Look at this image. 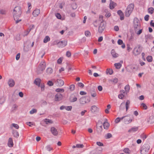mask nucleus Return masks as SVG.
<instances>
[{
  "mask_svg": "<svg viewBox=\"0 0 154 154\" xmlns=\"http://www.w3.org/2000/svg\"><path fill=\"white\" fill-rule=\"evenodd\" d=\"M21 9L20 7L17 6L15 7L13 13L14 20L15 21L16 23L21 21V19L19 20L18 19L21 15Z\"/></svg>",
  "mask_w": 154,
  "mask_h": 154,
  "instance_id": "nucleus-1",
  "label": "nucleus"
},
{
  "mask_svg": "<svg viewBox=\"0 0 154 154\" xmlns=\"http://www.w3.org/2000/svg\"><path fill=\"white\" fill-rule=\"evenodd\" d=\"M133 26L135 32L138 30L140 29V23L139 19L137 17L134 18L133 21Z\"/></svg>",
  "mask_w": 154,
  "mask_h": 154,
  "instance_id": "nucleus-2",
  "label": "nucleus"
},
{
  "mask_svg": "<svg viewBox=\"0 0 154 154\" xmlns=\"http://www.w3.org/2000/svg\"><path fill=\"white\" fill-rule=\"evenodd\" d=\"M134 8V4L133 3L130 4L127 7L125 11V16L129 17L131 13Z\"/></svg>",
  "mask_w": 154,
  "mask_h": 154,
  "instance_id": "nucleus-3",
  "label": "nucleus"
},
{
  "mask_svg": "<svg viewBox=\"0 0 154 154\" xmlns=\"http://www.w3.org/2000/svg\"><path fill=\"white\" fill-rule=\"evenodd\" d=\"M67 44V42L66 41L63 40L58 42L57 45L59 48H62L65 47Z\"/></svg>",
  "mask_w": 154,
  "mask_h": 154,
  "instance_id": "nucleus-4",
  "label": "nucleus"
},
{
  "mask_svg": "<svg viewBox=\"0 0 154 154\" xmlns=\"http://www.w3.org/2000/svg\"><path fill=\"white\" fill-rule=\"evenodd\" d=\"M54 80L56 85L57 86L61 87L64 84V81L61 79H57L56 80Z\"/></svg>",
  "mask_w": 154,
  "mask_h": 154,
  "instance_id": "nucleus-5",
  "label": "nucleus"
},
{
  "mask_svg": "<svg viewBox=\"0 0 154 154\" xmlns=\"http://www.w3.org/2000/svg\"><path fill=\"white\" fill-rule=\"evenodd\" d=\"M124 121L125 124H128L132 122V120L130 115L124 116Z\"/></svg>",
  "mask_w": 154,
  "mask_h": 154,
  "instance_id": "nucleus-6",
  "label": "nucleus"
},
{
  "mask_svg": "<svg viewBox=\"0 0 154 154\" xmlns=\"http://www.w3.org/2000/svg\"><path fill=\"white\" fill-rule=\"evenodd\" d=\"M105 27V25L104 23L103 22V21H102L98 28V32L99 33H102L104 30Z\"/></svg>",
  "mask_w": 154,
  "mask_h": 154,
  "instance_id": "nucleus-7",
  "label": "nucleus"
},
{
  "mask_svg": "<svg viewBox=\"0 0 154 154\" xmlns=\"http://www.w3.org/2000/svg\"><path fill=\"white\" fill-rule=\"evenodd\" d=\"M63 98V95L60 93H58L55 95L54 100L55 101H59L61 100Z\"/></svg>",
  "mask_w": 154,
  "mask_h": 154,
  "instance_id": "nucleus-8",
  "label": "nucleus"
},
{
  "mask_svg": "<svg viewBox=\"0 0 154 154\" xmlns=\"http://www.w3.org/2000/svg\"><path fill=\"white\" fill-rule=\"evenodd\" d=\"M46 67V63L45 61L42 62L39 66V68H40L41 72H42L44 70Z\"/></svg>",
  "mask_w": 154,
  "mask_h": 154,
  "instance_id": "nucleus-9",
  "label": "nucleus"
},
{
  "mask_svg": "<svg viewBox=\"0 0 154 154\" xmlns=\"http://www.w3.org/2000/svg\"><path fill=\"white\" fill-rule=\"evenodd\" d=\"M50 131L52 134L54 136H57L58 134V132L57 129L54 127H51Z\"/></svg>",
  "mask_w": 154,
  "mask_h": 154,
  "instance_id": "nucleus-10",
  "label": "nucleus"
},
{
  "mask_svg": "<svg viewBox=\"0 0 154 154\" xmlns=\"http://www.w3.org/2000/svg\"><path fill=\"white\" fill-rule=\"evenodd\" d=\"M117 5L112 0H110V4L109 5V8L112 10Z\"/></svg>",
  "mask_w": 154,
  "mask_h": 154,
  "instance_id": "nucleus-11",
  "label": "nucleus"
},
{
  "mask_svg": "<svg viewBox=\"0 0 154 154\" xmlns=\"http://www.w3.org/2000/svg\"><path fill=\"white\" fill-rule=\"evenodd\" d=\"M77 99V98L73 94L71 95L69 98V101L71 103L76 101Z\"/></svg>",
  "mask_w": 154,
  "mask_h": 154,
  "instance_id": "nucleus-12",
  "label": "nucleus"
},
{
  "mask_svg": "<svg viewBox=\"0 0 154 154\" xmlns=\"http://www.w3.org/2000/svg\"><path fill=\"white\" fill-rule=\"evenodd\" d=\"M141 52L140 49H137V48H136L134 49L133 53L135 56H137L140 54Z\"/></svg>",
  "mask_w": 154,
  "mask_h": 154,
  "instance_id": "nucleus-13",
  "label": "nucleus"
},
{
  "mask_svg": "<svg viewBox=\"0 0 154 154\" xmlns=\"http://www.w3.org/2000/svg\"><path fill=\"white\" fill-rule=\"evenodd\" d=\"M8 84L10 87H13L15 85V82L13 79H10L8 81Z\"/></svg>",
  "mask_w": 154,
  "mask_h": 154,
  "instance_id": "nucleus-14",
  "label": "nucleus"
},
{
  "mask_svg": "<svg viewBox=\"0 0 154 154\" xmlns=\"http://www.w3.org/2000/svg\"><path fill=\"white\" fill-rule=\"evenodd\" d=\"M40 10L38 9H36L32 12V15L33 16L36 17L40 14Z\"/></svg>",
  "mask_w": 154,
  "mask_h": 154,
  "instance_id": "nucleus-15",
  "label": "nucleus"
},
{
  "mask_svg": "<svg viewBox=\"0 0 154 154\" xmlns=\"http://www.w3.org/2000/svg\"><path fill=\"white\" fill-rule=\"evenodd\" d=\"M117 14L119 15L120 17V19L122 20L124 19V14L122 11L120 10H118L117 11Z\"/></svg>",
  "mask_w": 154,
  "mask_h": 154,
  "instance_id": "nucleus-16",
  "label": "nucleus"
},
{
  "mask_svg": "<svg viewBox=\"0 0 154 154\" xmlns=\"http://www.w3.org/2000/svg\"><path fill=\"white\" fill-rule=\"evenodd\" d=\"M8 144V146L10 147L13 146L14 144L12 138L10 137L9 138Z\"/></svg>",
  "mask_w": 154,
  "mask_h": 154,
  "instance_id": "nucleus-17",
  "label": "nucleus"
},
{
  "mask_svg": "<svg viewBox=\"0 0 154 154\" xmlns=\"http://www.w3.org/2000/svg\"><path fill=\"white\" fill-rule=\"evenodd\" d=\"M102 125V122H99L97 125V127L98 128L100 132L102 131L103 129Z\"/></svg>",
  "mask_w": 154,
  "mask_h": 154,
  "instance_id": "nucleus-18",
  "label": "nucleus"
},
{
  "mask_svg": "<svg viewBox=\"0 0 154 154\" xmlns=\"http://www.w3.org/2000/svg\"><path fill=\"white\" fill-rule=\"evenodd\" d=\"M41 82V80L39 78L36 79L34 81V83L38 86H40V83Z\"/></svg>",
  "mask_w": 154,
  "mask_h": 154,
  "instance_id": "nucleus-19",
  "label": "nucleus"
},
{
  "mask_svg": "<svg viewBox=\"0 0 154 154\" xmlns=\"http://www.w3.org/2000/svg\"><path fill=\"white\" fill-rule=\"evenodd\" d=\"M106 121H105L103 124L104 128L105 129H107L109 126V124L107 122V119L106 120Z\"/></svg>",
  "mask_w": 154,
  "mask_h": 154,
  "instance_id": "nucleus-20",
  "label": "nucleus"
},
{
  "mask_svg": "<svg viewBox=\"0 0 154 154\" xmlns=\"http://www.w3.org/2000/svg\"><path fill=\"white\" fill-rule=\"evenodd\" d=\"M80 103L82 104H84L86 103V99L85 97H82L79 99Z\"/></svg>",
  "mask_w": 154,
  "mask_h": 154,
  "instance_id": "nucleus-21",
  "label": "nucleus"
},
{
  "mask_svg": "<svg viewBox=\"0 0 154 154\" xmlns=\"http://www.w3.org/2000/svg\"><path fill=\"white\" fill-rule=\"evenodd\" d=\"M111 54L114 57H117L118 56V54L115 52L114 49H112L111 51Z\"/></svg>",
  "mask_w": 154,
  "mask_h": 154,
  "instance_id": "nucleus-22",
  "label": "nucleus"
},
{
  "mask_svg": "<svg viewBox=\"0 0 154 154\" xmlns=\"http://www.w3.org/2000/svg\"><path fill=\"white\" fill-rule=\"evenodd\" d=\"M12 133L14 137H15L18 138L19 136V134L18 132L16 130L13 131Z\"/></svg>",
  "mask_w": 154,
  "mask_h": 154,
  "instance_id": "nucleus-23",
  "label": "nucleus"
},
{
  "mask_svg": "<svg viewBox=\"0 0 154 154\" xmlns=\"http://www.w3.org/2000/svg\"><path fill=\"white\" fill-rule=\"evenodd\" d=\"M97 107L95 105L91 106V110L92 112H94L97 111Z\"/></svg>",
  "mask_w": 154,
  "mask_h": 154,
  "instance_id": "nucleus-24",
  "label": "nucleus"
},
{
  "mask_svg": "<svg viewBox=\"0 0 154 154\" xmlns=\"http://www.w3.org/2000/svg\"><path fill=\"white\" fill-rule=\"evenodd\" d=\"M53 72L52 69L50 67L48 68L46 70L47 73L48 74H51Z\"/></svg>",
  "mask_w": 154,
  "mask_h": 154,
  "instance_id": "nucleus-25",
  "label": "nucleus"
},
{
  "mask_svg": "<svg viewBox=\"0 0 154 154\" xmlns=\"http://www.w3.org/2000/svg\"><path fill=\"white\" fill-rule=\"evenodd\" d=\"M45 122L47 124H52L53 122L51 120H50L49 119H46L45 120Z\"/></svg>",
  "mask_w": 154,
  "mask_h": 154,
  "instance_id": "nucleus-26",
  "label": "nucleus"
},
{
  "mask_svg": "<svg viewBox=\"0 0 154 154\" xmlns=\"http://www.w3.org/2000/svg\"><path fill=\"white\" fill-rule=\"evenodd\" d=\"M125 108V104L124 102L121 103V105L119 106V110H122Z\"/></svg>",
  "mask_w": 154,
  "mask_h": 154,
  "instance_id": "nucleus-27",
  "label": "nucleus"
},
{
  "mask_svg": "<svg viewBox=\"0 0 154 154\" xmlns=\"http://www.w3.org/2000/svg\"><path fill=\"white\" fill-rule=\"evenodd\" d=\"M115 66L117 69H119L122 66V64L120 63H115L114 64Z\"/></svg>",
  "mask_w": 154,
  "mask_h": 154,
  "instance_id": "nucleus-28",
  "label": "nucleus"
},
{
  "mask_svg": "<svg viewBox=\"0 0 154 154\" xmlns=\"http://www.w3.org/2000/svg\"><path fill=\"white\" fill-rule=\"evenodd\" d=\"M154 9L152 7L149 8L148 9V12L149 13L152 14L154 12Z\"/></svg>",
  "mask_w": 154,
  "mask_h": 154,
  "instance_id": "nucleus-29",
  "label": "nucleus"
},
{
  "mask_svg": "<svg viewBox=\"0 0 154 154\" xmlns=\"http://www.w3.org/2000/svg\"><path fill=\"white\" fill-rule=\"evenodd\" d=\"M138 128L137 127L136 128H132L131 129H130L128 130V132H131L132 131L134 132L136 131L137 130Z\"/></svg>",
  "mask_w": 154,
  "mask_h": 154,
  "instance_id": "nucleus-30",
  "label": "nucleus"
},
{
  "mask_svg": "<svg viewBox=\"0 0 154 154\" xmlns=\"http://www.w3.org/2000/svg\"><path fill=\"white\" fill-rule=\"evenodd\" d=\"M50 40V38L48 36H46L44 39L43 42L44 43H46L48 41H49Z\"/></svg>",
  "mask_w": 154,
  "mask_h": 154,
  "instance_id": "nucleus-31",
  "label": "nucleus"
},
{
  "mask_svg": "<svg viewBox=\"0 0 154 154\" xmlns=\"http://www.w3.org/2000/svg\"><path fill=\"white\" fill-rule=\"evenodd\" d=\"M146 59L148 62H151L152 61V57L151 56H148Z\"/></svg>",
  "mask_w": 154,
  "mask_h": 154,
  "instance_id": "nucleus-32",
  "label": "nucleus"
},
{
  "mask_svg": "<svg viewBox=\"0 0 154 154\" xmlns=\"http://www.w3.org/2000/svg\"><path fill=\"white\" fill-rule=\"evenodd\" d=\"M130 103V102L129 100H127L125 104V107L126 111H127L128 110L129 108V106Z\"/></svg>",
  "mask_w": 154,
  "mask_h": 154,
  "instance_id": "nucleus-33",
  "label": "nucleus"
},
{
  "mask_svg": "<svg viewBox=\"0 0 154 154\" xmlns=\"http://www.w3.org/2000/svg\"><path fill=\"white\" fill-rule=\"evenodd\" d=\"M113 72V70L110 69H107L106 71V73L107 74H109V75H112Z\"/></svg>",
  "mask_w": 154,
  "mask_h": 154,
  "instance_id": "nucleus-34",
  "label": "nucleus"
},
{
  "mask_svg": "<svg viewBox=\"0 0 154 154\" xmlns=\"http://www.w3.org/2000/svg\"><path fill=\"white\" fill-rule=\"evenodd\" d=\"M112 136V134L110 133L107 134L105 136L106 139H109L111 138Z\"/></svg>",
  "mask_w": 154,
  "mask_h": 154,
  "instance_id": "nucleus-35",
  "label": "nucleus"
},
{
  "mask_svg": "<svg viewBox=\"0 0 154 154\" xmlns=\"http://www.w3.org/2000/svg\"><path fill=\"white\" fill-rule=\"evenodd\" d=\"M124 152L127 154H129L130 153V150L129 149L127 148H125L123 150Z\"/></svg>",
  "mask_w": 154,
  "mask_h": 154,
  "instance_id": "nucleus-36",
  "label": "nucleus"
},
{
  "mask_svg": "<svg viewBox=\"0 0 154 154\" xmlns=\"http://www.w3.org/2000/svg\"><path fill=\"white\" fill-rule=\"evenodd\" d=\"M75 86L74 85H72L69 87V89L71 91H73L75 89Z\"/></svg>",
  "mask_w": 154,
  "mask_h": 154,
  "instance_id": "nucleus-37",
  "label": "nucleus"
},
{
  "mask_svg": "<svg viewBox=\"0 0 154 154\" xmlns=\"http://www.w3.org/2000/svg\"><path fill=\"white\" fill-rule=\"evenodd\" d=\"M55 91L57 92H63L64 90L63 89L57 88L56 89Z\"/></svg>",
  "mask_w": 154,
  "mask_h": 154,
  "instance_id": "nucleus-38",
  "label": "nucleus"
},
{
  "mask_svg": "<svg viewBox=\"0 0 154 154\" xmlns=\"http://www.w3.org/2000/svg\"><path fill=\"white\" fill-rule=\"evenodd\" d=\"M6 11L4 9H1L0 11V13L2 15H5L6 14Z\"/></svg>",
  "mask_w": 154,
  "mask_h": 154,
  "instance_id": "nucleus-39",
  "label": "nucleus"
},
{
  "mask_svg": "<svg viewBox=\"0 0 154 154\" xmlns=\"http://www.w3.org/2000/svg\"><path fill=\"white\" fill-rule=\"evenodd\" d=\"M15 39L17 41L20 40L21 39L20 34H17L15 36Z\"/></svg>",
  "mask_w": 154,
  "mask_h": 154,
  "instance_id": "nucleus-40",
  "label": "nucleus"
},
{
  "mask_svg": "<svg viewBox=\"0 0 154 154\" xmlns=\"http://www.w3.org/2000/svg\"><path fill=\"white\" fill-rule=\"evenodd\" d=\"M46 149L47 150L50 151L51 150L53 149L52 147H51L50 145H48L46 147Z\"/></svg>",
  "mask_w": 154,
  "mask_h": 154,
  "instance_id": "nucleus-41",
  "label": "nucleus"
},
{
  "mask_svg": "<svg viewBox=\"0 0 154 154\" xmlns=\"http://www.w3.org/2000/svg\"><path fill=\"white\" fill-rule=\"evenodd\" d=\"M85 35L86 36H90L91 35V32L89 31H86L85 32Z\"/></svg>",
  "mask_w": 154,
  "mask_h": 154,
  "instance_id": "nucleus-42",
  "label": "nucleus"
},
{
  "mask_svg": "<svg viewBox=\"0 0 154 154\" xmlns=\"http://www.w3.org/2000/svg\"><path fill=\"white\" fill-rule=\"evenodd\" d=\"M151 35L150 34H148L145 35V38L146 40V42H147V40L149 38L150 39L151 38Z\"/></svg>",
  "mask_w": 154,
  "mask_h": 154,
  "instance_id": "nucleus-43",
  "label": "nucleus"
},
{
  "mask_svg": "<svg viewBox=\"0 0 154 154\" xmlns=\"http://www.w3.org/2000/svg\"><path fill=\"white\" fill-rule=\"evenodd\" d=\"M47 84L50 86H52L54 85V83L51 81H48Z\"/></svg>",
  "mask_w": 154,
  "mask_h": 154,
  "instance_id": "nucleus-44",
  "label": "nucleus"
},
{
  "mask_svg": "<svg viewBox=\"0 0 154 154\" xmlns=\"http://www.w3.org/2000/svg\"><path fill=\"white\" fill-rule=\"evenodd\" d=\"M125 89L126 91L128 92L130 89L129 85H126L125 87Z\"/></svg>",
  "mask_w": 154,
  "mask_h": 154,
  "instance_id": "nucleus-45",
  "label": "nucleus"
},
{
  "mask_svg": "<svg viewBox=\"0 0 154 154\" xmlns=\"http://www.w3.org/2000/svg\"><path fill=\"white\" fill-rule=\"evenodd\" d=\"M37 111V110L36 109H33L30 111L29 113L30 114H32L36 113Z\"/></svg>",
  "mask_w": 154,
  "mask_h": 154,
  "instance_id": "nucleus-46",
  "label": "nucleus"
},
{
  "mask_svg": "<svg viewBox=\"0 0 154 154\" xmlns=\"http://www.w3.org/2000/svg\"><path fill=\"white\" fill-rule=\"evenodd\" d=\"M72 106H65V109L68 111H71L72 109Z\"/></svg>",
  "mask_w": 154,
  "mask_h": 154,
  "instance_id": "nucleus-47",
  "label": "nucleus"
},
{
  "mask_svg": "<svg viewBox=\"0 0 154 154\" xmlns=\"http://www.w3.org/2000/svg\"><path fill=\"white\" fill-rule=\"evenodd\" d=\"M72 7L73 9H75L77 8V5L75 3H73L72 4Z\"/></svg>",
  "mask_w": 154,
  "mask_h": 154,
  "instance_id": "nucleus-48",
  "label": "nucleus"
},
{
  "mask_svg": "<svg viewBox=\"0 0 154 154\" xmlns=\"http://www.w3.org/2000/svg\"><path fill=\"white\" fill-rule=\"evenodd\" d=\"M141 106H142L145 109H146L147 108V106L144 103H142L141 104Z\"/></svg>",
  "mask_w": 154,
  "mask_h": 154,
  "instance_id": "nucleus-49",
  "label": "nucleus"
},
{
  "mask_svg": "<svg viewBox=\"0 0 154 154\" xmlns=\"http://www.w3.org/2000/svg\"><path fill=\"white\" fill-rule=\"evenodd\" d=\"M78 86L81 88H82L84 86V85L81 82H78L77 83Z\"/></svg>",
  "mask_w": 154,
  "mask_h": 154,
  "instance_id": "nucleus-50",
  "label": "nucleus"
},
{
  "mask_svg": "<svg viewBox=\"0 0 154 154\" xmlns=\"http://www.w3.org/2000/svg\"><path fill=\"white\" fill-rule=\"evenodd\" d=\"M56 17L58 19H60L61 18V16L60 14L57 13L56 14Z\"/></svg>",
  "mask_w": 154,
  "mask_h": 154,
  "instance_id": "nucleus-51",
  "label": "nucleus"
},
{
  "mask_svg": "<svg viewBox=\"0 0 154 154\" xmlns=\"http://www.w3.org/2000/svg\"><path fill=\"white\" fill-rule=\"evenodd\" d=\"M12 125L14 128L16 129H18L19 128L18 125L17 124L13 123L12 124Z\"/></svg>",
  "mask_w": 154,
  "mask_h": 154,
  "instance_id": "nucleus-52",
  "label": "nucleus"
},
{
  "mask_svg": "<svg viewBox=\"0 0 154 154\" xmlns=\"http://www.w3.org/2000/svg\"><path fill=\"white\" fill-rule=\"evenodd\" d=\"M84 147L83 145L82 144H77L76 145V147L77 148H82Z\"/></svg>",
  "mask_w": 154,
  "mask_h": 154,
  "instance_id": "nucleus-53",
  "label": "nucleus"
},
{
  "mask_svg": "<svg viewBox=\"0 0 154 154\" xmlns=\"http://www.w3.org/2000/svg\"><path fill=\"white\" fill-rule=\"evenodd\" d=\"M66 56L68 57H69L71 56V52L69 51H67L66 52Z\"/></svg>",
  "mask_w": 154,
  "mask_h": 154,
  "instance_id": "nucleus-54",
  "label": "nucleus"
},
{
  "mask_svg": "<svg viewBox=\"0 0 154 154\" xmlns=\"http://www.w3.org/2000/svg\"><path fill=\"white\" fill-rule=\"evenodd\" d=\"M118 79L117 78H115L113 79L112 80V82H114L115 84L116 83L118 82Z\"/></svg>",
  "mask_w": 154,
  "mask_h": 154,
  "instance_id": "nucleus-55",
  "label": "nucleus"
},
{
  "mask_svg": "<svg viewBox=\"0 0 154 154\" xmlns=\"http://www.w3.org/2000/svg\"><path fill=\"white\" fill-rule=\"evenodd\" d=\"M142 32V29H140L139 30V31H137V32H136V33L138 35H140Z\"/></svg>",
  "mask_w": 154,
  "mask_h": 154,
  "instance_id": "nucleus-56",
  "label": "nucleus"
},
{
  "mask_svg": "<svg viewBox=\"0 0 154 154\" xmlns=\"http://www.w3.org/2000/svg\"><path fill=\"white\" fill-rule=\"evenodd\" d=\"M118 43L119 45H121L123 44V42L122 40L119 39L118 41Z\"/></svg>",
  "mask_w": 154,
  "mask_h": 154,
  "instance_id": "nucleus-57",
  "label": "nucleus"
},
{
  "mask_svg": "<svg viewBox=\"0 0 154 154\" xmlns=\"http://www.w3.org/2000/svg\"><path fill=\"white\" fill-rule=\"evenodd\" d=\"M124 95L122 94H119L118 95V97L120 99H122L124 97Z\"/></svg>",
  "mask_w": 154,
  "mask_h": 154,
  "instance_id": "nucleus-58",
  "label": "nucleus"
},
{
  "mask_svg": "<svg viewBox=\"0 0 154 154\" xmlns=\"http://www.w3.org/2000/svg\"><path fill=\"white\" fill-rule=\"evenodd\" d=\"M141 137L143 139V140H144L147 137V136L144 134H142L141 135Z\"/></svg>",
  "mask_w": 154,
  "mask_h": 154,
  "instance_id": "nucleus-59",
  "label": "nucleus"
},
{
  "mask_svg": "<svg viewBox=\"0 0 154 154\" xmlns=\"http://www.w3.org/2000/svg\"><path fill=\"white\" fill-rule=\"evenodd\" d=\"M149 15H146L144 17V20L146 21H147L149 20Z\"/></svg>",
  "mask_w": 154,
  "mask_h": 154,
  "instance_id": "nucleus-60",
  "label": "nucleus"
},
{
  "mask_svg": "<svg viewBox=\"0 0 154 154\" xmlns=\"http://www.w3.org/2000/svg\"><path fill=\"white\" fill-rule=\"evenodd\" d=\"M62 59L61 58H59L58 60H57V63H58V64H60L62 61Z\"/></svg>",
  "mask_w": 154,
  "mask_h": 154,
  "instance_id": "nucleus-61",
  "label": "nucleus"
},
{
  "mask_svg": "<svg viewBox=\"0 0 154 154\" xmlns=\"http://www.w3.org/2000/svg\"><path fill=\"white\" fill-rule=\"evenodd\" d=\"M20 56V53H18L16 56V59L17 60H19Z\"/></svg>",
  "mask_w": 154,
  "mask_h": 154,
  "instance_id": "nucleus-62",
  "label": "nucleus"
},
{
  "mask_svg": "<svg viewBox=\"0 0 154 154\" xmlns=\"http://www.w3.org/2000/svg\"><path fill=\"white\" fill-rule=\"evenodd\" d=\"M97 144L100 146H103V144L100 142H97L96 143Z\"/></svg>",
  "mask_w": 154,
  "mask_h": 154,
  "instance_id": "nucleus-63",
  "label": "nucleus"
},
{
  "mask_svg": "<svg viewBox=\"0 0 154 154\" xmlns=\"http://www.w3.org/2000/svg\"><path fill=\"white\" fill-rule=\"evenodd\" d=\"M120 121V119L119 117L117 118L115 120V122L116 123H119Z\"/></svg>",
  "mask_w": 154,
  "mask_h": 154,
  "instance_id": "nucleus-64",
  "label": "nucleus"
}]
</instances>
